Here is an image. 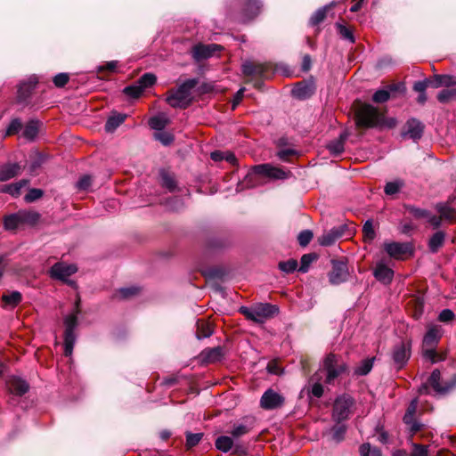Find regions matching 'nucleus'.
Returning a JSON list of instances; mask_svg holds the SVG:
<instances>
[{
  "mask_svg": "<svg viewBox=\"0 0 456 456\" xmlns=\"http://www.w3.org/2000/svg\"><path fill=\"white\" fill-rule=\"evenodd\" d=\"M22 127V123L20 118H13L11 120L7 129L6 134L11 135L17 134Z\"/></svg>",
  "mask_w": 456,
  "mask_h": 456,
  "instance_id": "nucleus-64",
  "label": "nucleus"
},
{
  "mask_svg": "<svg viewBox=\"0 0 456 456\" xmlns=\"http://www.w3.org/2000/svg\"><path fill=\"white\" fill-rule=\"evenodd\" d=\"M210 158L212 160L216 162L226 160L227 162L232 165H235L237 163L236 156L231 151H215L211 152Z\"/></svg>",
  "mask_w": 456,
  "mask_h": 456,
  "instance_id": "nucleus-35",
  "label": "nucleus"
},
{
  "mask_svg": "<svg viewBox=\"0 0 456 456\" xmlns=\"http://www.w3.org/2000/svg\"><path fill=\"white\" fill-rule=\"evenodd\" d=\"M224 355V351L222 346H216L213 348H206L204 349L200 354V358L204 363H215L220 362Z\"/></svg>",
  "mask_w": 456,
  "mask_h": 456,
  "instance_id": "nucleus-23",
  "label": "nucleus"
},
{
  "mask_svg": "<svg viewBox=\"0 0 456 456\" xmlns=\"http://www.w3.org/2000/svg\"><path fill=\"white\" fill-rule=\"evenodd\" d=\"M228 241L222 238L213 237L208 240L207 247L209 249H220L228 245Z\"/></svg>",
  "mask_w": 456,
  "mask_h": 456,
  "instance_id": "nucleus-58",
  "label": "nucleus"
},
{
  "mask_svg": "<svg viewBox=\"0 0 456 456\" xmlns=\"http://www.w3.org/2000/svg\"><path fill=\"white\" fill-rule=\"evenodd\" d=\"M374 277L383 284H389L393 281L394 271L383 263H378L373 271Z\"/></svg>",
  "mask_w": 456,
  "mask_h": 456,
  "instance_id": "nucleus-24",
  "label": "nucleus"
},
{
  "mask_svg": "<svg viewBox=\"0 0 456 456\" xmlns=\"http://www.w3.org/2000/svg\"><path fill=\"white\" fill-rule=\"evenodd\" d=\"M284 401V397L279 393L273 389H268L260 399V406L265 410H273L281 407Z\"/></svg>",
  "mask_w": 456,
  "mask_h": 456,
  "instance_id": "nucleus-15",
  "label": "nucleus"
},
{
  "mask_svg": "<svg viewBox=\"0 0 456 456\" xmlns=\"http://www.w3.org/2000/svg\"><path fill=\"white\" fill-rule=\"evenodd\" d=\"M278 267L281 271L286 273H293L297 267V261L295 259H289L279 263Z\"/></svg>",
  "mask_w": 456,
  "mask_h": 456,
  "instance_id": "nucleus-55",
  "label": "nucleus"
},
{
  "mask_svg": "<svg viewBox=\"0 0 456 456\" xmlns=\"http://www.w3.org/2000/svg\"><path fill=\"white\" fill-rule=\"evenodd\" d=\"M123 92L126 95L135 99V98H138L142 94L143 90L136 82V84H134V85L126 86L124 88Z\"/></svg>",
  "mask_w": 456,
  "mask_h": 456,
  "instance_id": "nucleus-59",
  "label": "nucleus"
},
{
  "mask_svg": "<svg viewBox=\"0 0 456 456\" xmlns=\"http://www.w3.org/2000/svg\"><path fill=\"white\" fill-rule=\"evenodd\" d=\"M313 236L314 234L310 230L302 231L297 236L299 245L302 247L307 246L312 240Z\"/></svg>",
  "mask_w": 456,
  "mask_h": 456,
  "instance_id": "nucleus-63",
  "label": "nucleus"
},
{
  "mask_svg": "<svg viewBox=\"0 0 456 456\" xmlns=\"http://www.w3.org/2000/svg\"><path fill=\"white\" fill-rule=\"evenodd\" d=\"M156 76L152 73L143 74L137 81L138 85L144 91L146 88L151 86L156 82Z\"/></svg>",
  "mask_w": 456,
  "mask_h": 456,
  "instance_id": "nucleus-49",
  "label": "nucleus"
},
{
  "mask_svg": "<svg viewBox=\"0 0 456 456\" xmlns=\"http://www.w3.org/2000/svg\"><path fill=\"white\" fill-rule=\"evenodd\" d=\"M233 446L232 436H221L216 440V447L224 452H229Z\"/></svg>",
  "mask_w": 456,
  "mask_h": 456,
  "instance_id": "nucleus-41",
  "label": "nucleus"
},
{
  "mask_svg": "<svg viewBox=\"0 0 456 456\" xmlns=\"http://www.w3.org/2000/svg\"><path fill=\"white\" fill-rule=\"evenodd\" d=\"M445 233L443 231L436 232L428 240V249L432 253H436L444 246Z\"/></svg>",
  "mask_w": 456,
  "mask_h": 456,
  "instance_id": "nucleus-30",
  "label": "nucleus"
},
{
  "mask_svg": "<svg viewBox=\"0 0 456 456\" xmlns=\"http://www.w3.org/2000/svg\"><path fill=\"white\" fill-rule=\"evenodd\" d=\"M348 269L346 264L342 261H333L332 270L329 273L330 282L333 285L340 284L346 281Z\"/></svg>",
  "mask_w": 456,
  "mask_h": 456,
  "instance_id": "nucleus-17",
  "label": "nucleus"
},
{
  "mask_svg": "<svg viewBox=\"0 0 456 456\" xmlns=\"http://www.w3.org/2000/svg\"><path fill=\"white\" fill-rule=\"evenodd\" d=\"M373 359L363 360L359 366L354 369V374L358 376H363L368 374L372 369Z\"/></svg>",
  "mask_w": 456,
  "mask_h": 456,
  "instance_id": "nucleus-47",
  "label": "nucleus"
},
{
  "mask_svg": "<svg viewBox=\"0 0 456 456\" xmlns=\"http://www.w3.org/2000/svg\"><path fill=\"white\" fill-rule=\"evenodd\" d=\"M256 172L261 175L265 183L269 181H284L291 175L290 171H286L269 163L257 165Z\"/></svg>",
  "mask_w": 456,
  "mask_h": 456,
  "instance_id": "nucleus-10",
  "label": "nucleus"
},
{
  "mask_svg": "<svg viewBox=\"0 0 456 456\" xmlns=\"http://www.w3.org/2000/svg\"><path fill=\"white\" fill-rule=\"evenodd\" d=\"M40 122L37 119L29 120L25 126L22 136L28 141H34L38 134Z\"/></svg>",
  "mask_w": 456,
  "mask_h": 456,
  "instance_id": "nucleus-31",
  "label": "nucleus"
},
{
  "mask_svg": "<svg viewBox=\"0 0 456 456\" xmlns=\"http://www.w3.org/2000/svg\"><path fill=\"white\" fill-rule=\"evenodd\" d=\"M430 86L434 88L456 86V76L443 74L435 75L430 80Z\"/></svg>",
  "mask_w": 456,
  "mask_h": 456,
  "instance_id": "nucleus-26",
  "label": "nucleus"
},
{
  "mask_svg": "<svg viewBox=\"0 0 456 456\" xmlns=\"http://www.w3.org/2000/svg\"><path fill=\"white\" fill-rule=\"evenodd\" d=\"M436 208L443 220L448 221L450 223L456 221L455 208L448 206L447 204H439Z\"/></svg>",
  "mask_w": 456,
  "mask_h": 456,
  "instance_id": "nucleus-34",
  "label": "nucleus"
},
{
  "mask_svg": "<svg viewBox=\"0 0 456 456\" xmlns=\"http://www.w3.org/2000/svg\"><path fill=\"white\" fill-rule=\"evenodd\" d=\"M79 313L78 302L77 303V309L75 313L68 315L64 319L65 332H64V354L70 356L76 343L75 330L77 326V314Z\"/></svg>",
  "mask_w": 456,
  "mask_h": 456,
  "instance_id": "nucleus-8",
  "label": "nucleus"
},
{
  "mask_svg": "<svg viewBox=\"0 0 456 456\" xmlns=\"http://www.w3.org/2000/svg\"><path fill=\"white\" fill-rule=\"evenodd\" d=\"M397 90V86L396 85H391L389 86V90L387 89H379L377 90L373 96H372V101L374 102H377V103H383V102H386L389 100L390 98V91H396Z\"/></svg>",
  "mask_w": 456,
  "mask_h": 456,
  "instance_id": "nucleus-37",
  "label": "nucleus"
},
{
  "mask_svg": "<svg viewBox=\"0 0 456 456\" xmlns=\"http://www.w3.org/2000/svg\"><path fill=\"white\" fill-rule=\"evenodd\" d=\"M37 83L38 79L35 75L21 80L18 85L17 102L21 105H27Z\"/></svg>",
  "mask_w": 456,
  "mask_h": 456,
  "instance_id": "nucleus-11",
  "label": "nucleus"
},
{
  "mask_svg": "<svg viewBox=\"0 0 456 456\" xmlns=\"http://www.w3.org/2000/svg\"><path fill=\"white\" fill-rule=\"evenodd\" d=\"M186 444L185 446L187 449H191L194 446H196L200 440L202 439L203 434L202 433H191L186 432Z\"/></svg>",
  "mask_w": 456,
  "mask_h": 456,
  "instance_id": "nucleus-53",
  "label": "nucleus"
},
{
  "mask_svg": "<svg viewBox=\"0 0 456 456\" xmlns=\"http://www.w3.org/2000/svg\"><path fill=\"white\" fill-rule=\"evenodd\" d=\"M199 84V79L189 78L181 83L176 88L167 92V102L175 109H186L192 102V91Z\"/></svg>",
  "mask_w": 456,
  "mask_h": 456,
  "instance_id": "nucleus-2",
  "label": "nucleus"
},
{
  "mask_svg": "<svg viewBox=\"0 0 456 456\" xmlns=\"http://www.w3.org/2000/svg\"><path fill=\"white\" fill-rule=\"evenodd\" d=\"M357 125L362 127L381 126L378 110L370 104L363 105L357 113Z\"/></svg>",
  "mask_w": 456,
  "mask_h": 456,
  "instance_id": "nucleus-9",
  "label": "nucleus"
},
{
  "mask_svg": "<svg viewBox=\"0 0 456 456\" xmlns=\"http://www.w3.org/2000/svg\"><path fill=\"white\" fill-rule=\"evenodd\" d=\"M348 370L347 364L340 356L329 354L323 359L319 370L314 374V379H322L327 385H334L336 380Z\"/></svg>",
  "mask_w": 456,
  "mask_h": 456,
  "instance_id": "nucleus-1",
  "label": "nucleus"
},
{
  "mask_svg": "<svg viewBox=\"0 0 456 456\" xmlns=\"http://www.w3.org/2000/svg\"><path fill=\"white\" fill-rule=\"evenodd\" d=\"M20 170L17 163H7L0 166V181H7L16 176Z\"/></svg>",
  "mask_w": 456,
  "mask_h": 456,
  "instance_id": "nucleus-27",
  "label": "nucleus"
},
{
  "mask_svg": "<svg viewBox=\"0 0 456 456\" xmlns=\"http://www.w3.org/2000/svg\"><path fill=\"white\" fill-rule=\"evenodd\" d=\"M408 427L409 440L412 442L413 437L420 433L424 428V425L414 419L410 423H404Z\"/></svg>",
  "mask_w": 456,
  "mask_h": 456,
  "instance_id": "nucleus-45",
  "label": "nucleus"
},
{
  "mask_svg": "<svg viewBox=\"0 0 456 456\" xmlns=\"http://www.w3.org/2000/svg\"><path fill=\"white\" fill-rule=\"evenodd\" d=\"M456 99V86L445 87L437 94V100L441 103H446Z\"/></svg>",
  "mask_w": 456,
  "mask_h": 456,
  "instance_id": "nucleus-39",
  "label": "nucleus"
},
{
  "mask_svg": "<svg viewBox=\"0 0 456 456\" xmlns=\"http://www.w3.org/2000/svg\"><path fill=\"white\" fill-rule=\"evenodd\" d=\"M327 8L324 6L315 11L309 20V24L312 26L320 24L326 17Z\"/></svg>",
  "mask_w": 456,
  "mask_h": 456,
  "instance_id": "nucleus-51",
  "label": "nucleus"
},
{
  "mask_svg": "<svg viewBox=\"0 0 456 456\" xmlns=\"http://www.w3.org/2000/svg\"><path fill=\"white\" fill-rule=\"evenodd\" d=\"M359 452L361 456H381V451L378 447L371 446L370 444H362Z\"/></svg>",
  "mask_w": 456,
  "mask_h": 456,
  "instance_id": "nucleus-44",
  "label": "nucleus"
},
{
  "mask_svg": "<svg viewBox=\"0 0 456 456\" xmlns=\"http://www.w3.org/2000/svg\"><path fill=\"white\" fill-rule=\"evenodd\" d=\"M28 183V180H21L19 183L8 185L5 191L8 192L12 197L17 198L20 194L21 188L27 186Z\"/></svg>",
  "mask_w": 456,
  "mask_h": 456,
  "instance_id": "nucleus-46",
  "label": "nucleus"
},
{
  "mask_svg": "<svg viewBox=\"0 0 456 456\" xmlns=\"http://www.w3.org/2000/svg\"><path fill=\"white\" fill-rule=\"evenodd\" d=\"M327 149L333 156H338L344 151V142L341 140H334L327 144Z\"/></svg>",
  "mask_w": 456,
  "mask_h": 456,
  "instance_id": "nucleus-52",
  "label": "nucleus"
},
{
  "mask_svg": "<svg viewBox=\"0 0 456 456\" xmlns=\"http://www.w3.org/2000/svg\"><path fill=\"white\" fill-rule=\"evenodd\" d=\"M313 384L311 386L310 393L313 396L320 398L323 395V387L321 383L322 379H314V376L312 377Z\"/></svg>",
  "mask_w": 456,
  "mask_h": 456,
  "instance_id": "nucleus-62",
  "label": "nucleus"
},
{
  "mask_svg": "<svg viewBox=\"0 0 456 456\" xmlns=\"http://www.w3.org/2000/svg\"><path fill=\"white\" fill-rule=\"evenodd\" d=\"M403 186V183L401 180L388 182L385 185L384 191L387 195L393 196V195L396 194Z\"/></svg>",
  "mask_w": 456,
  "mask_h": 456,
  "instance_id": "nucleus-48",
  "label": "nucleus"
},
{
  "mask_svg": "<svg viewBox=\"0 0 456 456\" xmlns=\"http://www.w3.org/2000/svg\"><path fill=\"white\" fill-rule=\"evenodd\" d=\"M39 218L40 216L37 212L21 210L6 216L4 219V226L7 231H15L26 225H35Z\"/></svg>",
  "mask_w": 456,
  "mask_h": 456,
  "instance_id": "nucleus-6",
  "label": "nucleus"
},
{
  "mask_svg": "<svg viewBox=\"0 0 456 456\" xmlns=\"http://www.w3.org/2000/svg\"><path fill=\"white\" fill-rule=\"evenodd\" d=\"M126 118V114L113 113L110 115L105 123V131L107 133H113Z\"/></svg>",
  "mask_w": 456,
  "mask_h": 456,
  "instance_id": "nucleus-29",
  "label": "nucleus"
},
{
  "mask_svg": "<svg viewBox=\"0 0 456 456\" xmlns=\"http://www.w3.org/2000/svg\"><path fill=\"white\" fill-rule=\"evenodd\" d=\"M362 236H363V240L365 242H371L375 239L376 232H375V230L373 227V223L371 220H367L364 223L363 227H362Z\"/></svg>",
  "mask_w": 456,
  "mask_h": 456,
  "instance_id": "nucleus-43",
  "label": "nucleus"
},
{
  "mask_svg": "<svg viewBox=\"0 0 456 456\" xmlns=\"http://www.w3.org/2000/svg\"><path fill=\"white\" fill-rule=\"evenodd\" d=\"M196 325H197L196 336L199 339L208 338L214 332L213 326L208 322H206L204 320H198Z\"/></svg>",
  "mask_w": 456,
  "mask_h": 456,
  "instance_id": "nucleus-32",
  "label": "nucleus"
},
{
  "mask_svg": "<svg viewBox=\"0 0 456 456\" xmlns=\"http://www.w3.org/2000/svg\"><path fill=\"white\" fill-rule=\"evenodd\" d=\"M411 446L412 450L410 452V456H428V445L411 442Z\"/></svg>",
  "mask_w": 456,
  "mask_h": 456,
  "instance_id": "nucleus-60",
  "label": "nucleus"
},
{
  "mask_svg": "<svg viewBox=\"0 0 456 456\" xmlns=\"http://www.w3.org/2000/svg\"><path fill=\"white\" fill-rule=\"evenodd\" d=\"M456 387V375H453L449 380H441L440 370L436 369L432 371L428 381L422 384L419 392L420 394H428L429 387L437 394H446Z\"/></svg>",
  "mask_w": 456,
  "mask_h": 456,
  "instance_id": "nucleus-5",
  "label": "nucleus"
},
{
  "mask_svg": "<svg viewBox=\"0 0 456 456\" xmlns=\"http://www.w3.org/2000/svg\"><path fill=\"white\" fill-rule=\"evenodd\" d=\"M221 46L216 44L202 45L199 44L193 46L191 53L195 61H201L210 58L214 53Z\"/></svg>",
  "mask_w": 456,
  "mask_h": 456,
  "instance_id": "nucleus-20",
  "label": "nucleus"
},
{
  "mask_svg": "<svg viewBox=\"0 0 456 456\" xmlns=\"http://www.w3.org/2000/svg\"><path fill=\"white\" fill-rule=\"evenodd\" d=\"M279 312L276 305L268 303H261L252 307L241 306L240 313L248 320L255 323L262 324L266 320L273 318Z\"/></svg>",
  "mask_w": 456,
  "mask_h": 456,
  "instance_id": "nucleus-4",
  "label": "nucleus"
},
{
  "mask_svg": "<svg viewBox=\"0 0 456 456\" xmlns=\"http://www.w3.org/2000/svg\"><path fill=\"white\" fill-rule=\"evenodd\" d=\"M354 405V400L349 395H341L338 396L333 403L332 419L340 423L346 420L352 413V409Z\"/></svg>",
  "mask_w": 456,
  "mask_h": 456,
  "instance_id": "nucleus-7",
  "label": "nucleus"
},
{
  "mask_svg": "<svg viewBox=\"0 0 456 456\" xmlns=\"http://www.w3.org/2000/svg\"><path fill=\"white\" fill-rule=\"evenodd\" d=\"M443 336V329L437 324H429L422 340V354L432 363L445 359L444 354H439L436 351V346Z\"/></svg>",
  "mask_w": 456,
  "mask_h": 456,
  "instance_id": "nucleus-3",
  "label": "nucleus"
},
{
  "mask_svg": "<svg viewBox=\"0 0 456 456\" xmlns=\"http://www.w3.org/2000/svg\"><path fill=\"white\" fill-rule=\"evenodd\" d=\"M168 123V119L164 116H155L150 118V126L156 131H163Z\"/></svg>",
  "mask_w": 456,
  "mask_h": 456,
  "instance_id": "nucleus-42",
  "label": "nucleus"
},
{
  "mask_svg": "<svg viewBox=\"0 0 456 456\" xmlns=\"http://www.w3.org/2000/svg\"><path fill=\"white\" fill-rule=\"evenodd\" d=\"M424 128L425 126L421 121L415 118H411L405 123L401 135L403 138H409L413 142H418L423 135Z\"/></svg>",
  "mask_w": 456,
  "mask_h": 456,
  "instance_id": "nucleus-14",
  "label": "nucleus"
},
{
  "mask_svg": "<svg viewBox=\"0 0 456 456\" xmlns=\"http://www.w3.org/2000/svg\"><path fill=\"white\" fill-rule=\"evenodd\" d=\"M140 289L137 287L122 288L118 289V291L116 294V297L122 299H126L137 295Z\"/></svg>",
  "mask_w": 456,
  "mask_h": 456,
  "instance_id": "nucleus-54",
  "label": "nucleus"
},
{
  "mask_svg": "<svg viewBox=\"0 0 456 456\" xmlns=\"http://www.w3.org/2000/svg\"><path fill=\"white\" fill-rule=\"evenodd\" d=\"M334 232H332V230H330L328 232L322 234L318 239L319 243L322 246H326V247L332 245L337 240V238H336V235Z\"/></svg>",
  "mask_w": 456,
  "mask_h": 456,
  "instance_id": "nucleus-61",
  "label": "nucleus"
},
{
  "mask_svg": "<svg viewBox=\"0 0 456 456\" xmlns=\"http://www.w3.org/2000/svg\"><path fill=\"white\" fill-rule=\"evenodd\" d=\"M6 387L11 394L18 396L25 395L29 389L26 380L14 376L6 381Z\"/></svg>",
  "mask_w": 456,
  "mask_h": 456,
  "instance_id": "nucleus-21",
  "label": "nucleus"
},
{
  "mask_svg": "<svg viewBox=\"0 0 456 456\" xmlns=\"http://www.w3.org/2000/svg\"><path fill=\"white\" fill-rule=\"evenodd\" d=\"M346 430L347 427L345 424L337 423L330 428V439L337 444L341 443L345 439Z\"/></svg>",
  "mask_w": 456,
  "mask_h": 456,
  "instance_id": "nucleus-33",
  "label": "nucleus"
},
{
  "mask_svg": "<svg viewBox=\"0 0 456 456\" xmlns=\"http://www.w3.org/2000/svg\"><path fill=\"white\" fill-rule=\"evenodd\" d=\"M384 249L390 257L395 259H403L404 256L411 252V246L410 243L403 242H385Z\"/></svg>",
  "mask_w": 456,
  "mask_h": 456,
  "instance_id": "nucleus-16",
  "label": "nucleus"
},
{
  "mask_svg": "<svg viewBox=\"0 0 456 456\" xmlns=\"http://www.w3.org/2000/svg\"><path fill=\"white\" fill-rule=\"evenodd\" d=\"M317 259V255L315 253L305 254L301 257V265L298 269L301 273H306L310 265Z\"/></svg>",
  "mask_w": 456,
  "mask_h": 456,
  "instance_id": "nucleus-50",
  "label": "nucleus"
},
{
  "mask_svg": "<svg viewBox=\"0 0 456 456\" xmlns=\"http://www.w3.org/2000/svg\"><path fill=\"white\" fill-rule=\"evenodd\" d=\"M417 408H418V400L417 399H413L410 403V404H409V406H408V408L406 410V412H405V414L403 416V422L404 423H410L411 421V419H414V415H415V413L417 411Z\"/></svg>",
  "mask_w": 456,
  "mask_h": 456,
  "instance_id": "nucleus-56",
  "label": "nucleus"
},
{
  "mask_svg": "<svg viewBox=\"0 0 456 456\" xmlns=\"http://www.w3.org/2000/svg\"><path fill=\"white\" fill-rule=\"evenodd\" d=\"M154 138L157 141H159L164 146L170 145L175 140V137L172 134H170L168 132H165V131H160L159 133H156L154 134Z\"/></svg>",
  "mask_w": 456,
  "mask_h": 456,
  "instance_id": "nucleus-57",
  "label": "nucleus"
},
{
  "mask_svg": "<svg viewBox=\"0 0 456 456\" xmlns=\"http://www.w3.org/2000/svg\"><path fill=\"white\" fill-rule=\"evenodd\" d=\"M242 6V22L246 23L254 19L259 12L262 7L260 0H239Z\"/></svg>",
  "mask_w": 456,
  "mask_h": 456,
  "instance_id": "nucleus-18",
  "label": "nucleus"
},
{
  "mask_svg": "<svg viewBox=\"0 0 456 456\" xmlns=\"http://www.w3.org/2000/svg\"><path fill=\"white\" fill-rule=\"evenodd\" d=\"M21 299L22 296L19 291H12L10 294H4L2 296V300L5 307L9 306L14 308L21 302Z\"/></svg>",
  "mask_w": 456,
  "mask_h": 456,
  "instance_id": "nucleus-38",
  "label": "nucleus"
},
{
  "mask_svg": "<svg viewBox=\"0 0 456 456\" xmlns=\"http://www.w3.org/2000/svg\"><path fill=\"white\" fill-rule=\"evenodd\" d=\"M252 429V426L250 423H247V421L245 422H241V423H235L233 426H232V429L231 430V435L232 436V438H240L245 435H247L248 433L250 432V430Z\"/></svg>",
  "mask_w": 456,
  "mask_h": 456,
  "instance_id": "nucleus-36",
  "label": "nucleus"
},
{
  "mask_svg": "<svg viewBox=\"0 0 456 456\" xmlns=\"http://www.w3.org/2000/svg\"><path fill=\"white\" fill-rule=\"evenodd\" d=\"M314 83H298L292 89V95L300 100L310 98L314 93Z\"/></svg>",
  "mask_w": 456,
  "mask_h": 456,
  "instance_id": "nucleus-25",
  "label": "nucleus"
},
{
  "mask_svg": "<svg viewBox=\"0 0 456 456\" xmlns=\"http://www.w3.org/2000/svg\"><path fill=\"white\" fill-rule=\"evenodd\" d=\"M159 183L162 188L170 192L175 191L178 187L175 175L171 170L165 167H161L159 170Z\"/></svg>",
  "mask_w": 456,
  "mask_h": 456,
  "instance_id": "nucleus-19",
  "label": "nucleus"
},
{
  "mask_svg": "<svg viewBox=\"0 0 456 456\" xmlns=\"http://www.w3.org/2000/svg\"><path fill=\"white\" fill-rule=\"evenodd\" d=\"M257 165L251 167L240 183L241 188H255L264 185L263 177L256 172Z\"/></svg>",
  "mask_w": 456,
  "mask_h": 456,
  "instance_id": "nucleus-22",
  "label": "nucleus"
},
{
  "mask_svg": "<svg viewBox=\"0 0 456 456\" xmlns=\"http://www.w3.org/2000/svg\"><path fill=\"white\" fill-rule=\"evenodd\" d=\"M77 267L75 265L58 262L51 267L50 275L53 279L61 280L69 284H73L74 282L68 281V278L77 273Z\"/></svg>",
  "mask_w": 456,
  "mask_h": 456,
  "instance_id": "nucleus-13",
  "label": "nucleus"
},
{
  "mask_svg": "<svg viewBox=\"0 0 456 456\" xmlns=\"http://www.w3.org/2000/svg\"><path fill=\"white\" fill-rule=\"evenodd\" d=\"M93 186V176L90 175H83L75 183V188L80 191H89Z\"/></svg>",
  "mask_w": 456,
  "mask_h": 456,
  "instance_id": "nucleus-40",
  "label": "nucleus"
},
{
  "mask_svg": "<svg viewBox=\"0 0 456 456\" xmlns=\"http://www.w3.org/2000/svg\"><path fill=\"white\" fill-rule=\"evenodd\" d=\"M411 341H401L394 346L392 359L398 369L403 368L411 357Z\"/></svg>",
  "mask_w": 456,
  "mask_h": 456,
  "instance_id": "nucleus-12",
  "label": "nucleus"
},
{
  "mask_svg": "<svg viewBox=\"0 0 456 456\" xmlns=\"http://www.w3.org/2000/svg\"><path fill=\"white\" fill-rule=\"evenodd\" d=\"M266 70L264 64L255 65L250 61H246L241 65V71L246 76L259 75L263 76Z\"/></svg>",
  "mask_w": 456,
  "mask_h": 456,
  "instance_id": "nucleus-28",
  "label": "nucleus"
}]
</instances>
